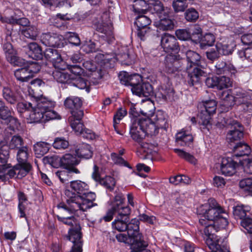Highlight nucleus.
<instances>
[{"instance_id":"obj_1","label":"nucleus","mask_w":252,"mask_h":252,"mask_svg":"<svg viewBox=\"0 0 252 252\" xmlns=\"http://www.w3.org/2000/svg\"><path fill=\"white\" fill-rule=\"evenodd\" d=\"M18 105L26 110L31 111L29 114L31 123H45L61 119L60 115L52 110L55 106V102L48 98H41L36 104L26 102L19 103Z\"/></svg>"},{"instance_id":"obj_2","label":"nucleus","mask_w":252,"mask_h":252,"mask_svg":"<svg viewBox=\"0 0 252 252\" xmlns=\"http://www.w3.org/2000/svg\"><path fill=\"white\" fill-rule=\"evenodd\" d=\"M65 194L67 197V204L61 203L58 205L59 209H63L71 213L80 210L86 211L93 207L96 206V203H94L96 195L92 192L85 191L82 195H76L69 189L65 190Z\"/></svg>"},{"instance_id":"obj_3","label":"nucleus","mask_w":252,"mask_h":252,"mask_svg":"<svg viewBox=\"0 0 252 252\" xmlns=\"http://www.w3.org/2000/svg\"><path fill=\"white\" fill-rule=\"evenodd\" d=\"M252 91H245L241 88H235L233 91L232 95L229 94L227 92L222 93L221 99L228 102V105H231L233 102L237 105H242L245 111L252 110V103L250 101L252 99Z\"/></svg>"},{"instance_id":"obj_4","label":"nucleus","mask_w":252,"mask_h":252,"mask_svg":"<svg viewBox=\"0 0 252 252\" xmlns=\"http://www.w3.org/2000/svg\"><path fill=\"white\" fill-rule=\"evenodd\" d=\"M126 229L127 235L133 239L131 247L134 250L139 249L141 246H145L146 242L143 240L142 235L139 233V222L136 219H133L127 223Z\"/></svg>"},{"instance_id":"obj_5","label":"nucleus","mask_w":252,"mask_h":252,"mask_svg":"<svg viewBox=\"0 0 252 252\" xmlns=\"http://www.w3.org/2000/svg\"><path fill=\"white\" fill-rule=\"evenodd\" d=\"M204 217L208 220L215 221L220 218L221 214H225V211L213 199L209 200V204H204L201 207Z\"/></svg>"},{"instance_id":"obj_6","label":"nucleus","mask_w":252,"mask_h":252,"mask_svg":"<svg viewBox=\"0 0 252 252\" xmlns=\"http://www.w3.org/2000/svg\"><path fill=\"white\" fill-rule=\"evenodd\" d=\"M223 123L225 126L231 128L226 136L228 142L238 141L243 137V127L237 121L232 118L226 117L223 118Z\"/></svg>"},{"instance_id":"obj_7","label":"nucleus","mask_w":252,"mask_h":252,"mask_svg":"<svg viewBox=\"0 0 252 252\" xmlns=\"http://www.w3.org/2000/svg\"><path fill=\"white\" fill-rule=\"evenodd\" d=\"M143 14H139L136 17L134 24L136 26L135 33L137 36L144 41L152 31L150 27L152 20L150 17Z\"/></svg>"},{"instance_id":"obj_8","label":"nucleus","mask_w":252,"mask_h":252,"mask_svg":"<svg viewBox=\"0 0 252 252\" xmlns=\"http://www.w3.org/2000/svg\"><path fill=\"white\" fill-rule=\"evenodd\" d=\"M153 105L149 102L147 108L141 110V113L144 116L149 118L152 117V121L156 124L160 128L166 129L167 127V116L166 114L162 110H158L155 114H153Z\"/></svg>"},{"instance_id":"obj_9","label":"nucleus","mask_w":252,"mask_h":252,"mask_svg":"<svg viewBox=\"0 0 252 252\" xmlns=\"http://www.w3.org/2000/svg\"><path fill=\"white\" fill-rule=\"evenodd\" d=\"M63 104L65 108L70 111L71 116H76L78 118L83 116V111L81 110L82 101L79 97L69 96L65 98Z\"/></svg>"},{"instance_id":"obj_10","label":"nucleus","mask_w":252,"mask_h":252,"mask_svg":"<svg viewBox=\"0 0 252 252\" xmlns=\"http://www.w3.org/2000/svg\"><path fill=\"white\" fill-rule=\"evenodd\" d=\"M93 26L95 30L104 35L102 37L110 44L114 39L112 24L110 21L104 22L103 20L93 21Z\"/></svg>"},{"instance_id":"obj_11","label":"nucleus","mask_w":252,"mask_h":252,"mask_svg":"<svg viewBox=\"0 0 252 252\" xmlns=\"http://www.w3.org/2000/svg\"><path fill=\"white\" fill-rule=\"evenodd\" d=\"M68 239L73 245L70 252H82V234L80 225L75 228H70L68 230Z\"/></svg>"},{"instance_id":"obj_12","label":"nucleus","mask_w":252,"mask_h":252,"mask_svg":"<svg viewBox=\"0 0 252 252\" xmlns=\"http://www.w3.org/2000/svg\"><path fill=\"white\" fill-rule=\"evenodd\" d=\"M41 41L46 46L55 48L63 47L65 42L62 35L53 32L43 33L41 37Z\"/></svg>"},{"instance_id":"obj_13","label":"nucleus","mask_w":252,"mask_h":252,"mask_svg":"<svg viewBox=\"0 0 252 252\" xmlns=\"http://www.w3.org/2000/svg\"><path fill=\"white\" fill-rule=\"evenodd\" d=\"M129 58L128 53L116 55L114 53L103 54L97 53L94 56L95 63H115L117 62L122 63Z\"/></svg>"},{"instance_id":"obj_14","label":"nucleus","mask_w":252,"mask_h":252,"mask_svg":"<svg viewBox=\"0 0 252 252\" xmlns=\"http://www.w3.org/2000/svg\"><path fill=\"white\" fill-rule=\"evenodd\" d=\"M112 205L115 213L118 214L119 218L129 220V215L130 214V208L124 204V198L121 195H117L112 202Z\"/></svg>"},{"instance_id":"obj_15","label":"nucleus","mask_w":252,"mask_h":252,"mask_svg":"<svg viewBox=\"0 0 252 252\" xmlns=\"http://www.w3.org/2000/svg\"><path fill=\"white\" fill-rule=\"evenodd\" d=\"M141 119H133L129 130L131 138L138 143H140L146 136L143 126L141 125Z\"/></svg>"},{"instance_id":"obj_16","label":"nucleus","mask_w":252,"mask_h":252,"mask_svg":"<svg viewBox=\"0 0 252 252\" xmlns=\"http://www.w3.org/2000/svg\"><path fill=\"white\" fill-rule=\"evenodd\" d=\"M160 42L166 52H173L177 53L180 51L179 43L173 35L168 33L164 34L161 36Z\"/></svg>"},{"instance_id":"obj_17","label":"nucleus","mask_w":252,"mask_h":252,"mask_svg":"<svg viewBox=\"0 0 252 252\" xmlns=\"http://www.w3.org/2000/svg\"><path fill=\"white\" fill-rule=\"evenodd\" d=\"M2 49L5 55L7 61L9 63H37L35 62L27 61L20 58L13 48L12 45L9 42H5L2 45Z\"/></svg>"},{"instance_id":"obj_18","label":"nucleus","mask_w":252,"mask_h":252,"mask_svg":"<svg viewBox=\"0 0 252 252\" xmlns=\"http://www.w3.org/2000/svg\"><path fill=\"white\" fill-rule=\"evenodd\" d=\"M32 166L30 163H18L7 171V175L10 178L22 179L31 170Z\"/></svg>"},{"instance_id":"obj_19","label":"nucleus","mask_w":252,"mask_h":252,"mask_svg":"<svg viewBox=\"0 0 252 252\" xmlns=\"http://www.w3.org/2000/svg\"><path fill=\"white\" fill-rule=\"evenodd\" d=\"M139 81L131 88V91L133 94L140 97H148L153 93V87L149 83H140Z\"/></svg>"},{"instance_id":"obj_20","label":"nucleus","mask_w":252,"mask_h":252,"mask_svg":"<svg viewBox=\"0 0 252 252\" xmlns=\"http://www.w3.org/2000/svg\"><path fill=\"white\" fill-rule=\"evenodd\" d=\"M148 11L155 16L159 17L163 15L165 16L166 13H169V9L164 7L163 3L158 0H149Z\"/></svg>"},{"instance_id":"obj_21","label":"nucleus","mask_w":252,"mask_h":252,"mask_svg":"<svg viewBox=\"0 0 252 252\" xmlns=\"http://www.w3.org/2000/svg\"><path fill=\"white\" fill-rule=\"evenodd\" d=\"M206 243L213 252H217L227 248L224 239L216 234L206 238Z\"/></svg>"},{"instance_id":"obj_22","label":"nucleus","mask_w":252,"mask_h":252,"mask_svg":"<svg viewBox=\"0 0 252 252\" xmlns=\"http://www.w3.org/2000/svg\"><path fill=\"white\" fill-rule=\"evenodd\" d=\"M234 159L230 158L222 159L220 166V170L222 174L231 176L235 173L239 164L235 161Z\"/></svg>"},{"instance_id":"obj_23","label":"nucleus","mask_w":252,"mask_h":252,"mask_svg":"<svg viewBox=\"0 0 252 252\" xmlns=\"http://www.w3.org/2000/svg\"><path fill=\"white\" fill-rule=\"evenodd\" d=\"M139 143L140 145V149L137 152L138 156L142 159L152 160L153 158L154 154L156 153V151L154 150V145L142 141Z\"/></svg>"},{"instance_id":"obj_24","label":"nucleus","mask_w":252,"mask_h":252,"mask_svg":"<svg viewBox=\"0 0 252 252\" xmlns=\"http://www.w3.org/2000/svg\"><path fill=\"white\" fill-rule=\"evenodd\" d=\"M120 83L122 85H124L127 86H130V89L132 87L139 81H141L142 79L140 75L137 74H134L132 75H129L126 72H123L121 73L119 76Z\"/></svg>"},{"instance_id":"obj_25","label":"nucleus","mask_w":252,"mask_h":252,"mask_svg":"<svg viewBox=\"0 0 252 252\" xmlns=\"http://www.w3.org/2000/svg\"><path fill=\"white\" fill-rule=\"evenodd\" d=\"M169 13H166L165 16L163 15L158 17L159 19L156 22V25L159 29L163 31H170L174 28L176 21L175 20L170 18Z\"/></svg>"},{"instance_id":"obj_26","label":"nucleus","mask_w":252,"mask_h":252,"mask_svg":"<svg viewBox=\"0 0 252 252\" xmlns=\"http://www.w3.org/2000/svg\"><path fill=\"white\" fill-rule=\"evenodd\" d=\"M141 124L143 126L146 135L153 136L158 133V130L160 128L149 118L141 119Z\"/></svg>"},{"instance_id":"obj_27","label":"nucleus","mask_w":252,"mask_h":252,"mask_svg":"<svg viewBox=\"0 0 252 252\" xmlns=\"http://www.w3.org/2000/svg\"><path fill=\"white\" fill-rule=\"evenodd\" d=\"M193 141L192 135L188 131L182 129L176 135V142L181 146H189Z\"/></svg>"},{"instance_id":"obj_28","label":"nucleus","mask_w":252,"mask_h":252,"mask_svg":"<svg viewBox=\"0 0 252 252\" xmlns=\"http://www.w3.org/2000/svg\"><path fill=\"white\" fill-rule=\"evenodd\" d=\"M197 64H193L191 67H193V69L189 73V76L190 77V80L189 81V83L190 85L193 86L195 82L198 81V78L200 76H205L207 73V70H202L199 65H196Z\"/></svg>"},{"instance_id":"obj_29","label":"nucleus","mask_w":252,"mask_h":252,"mask_svg":"<svg viewBox=\"0 0 252 252\" xmlns=\"http://www.w3.org/2000/svg\"><path fill=\"white\" fill-rule=\"evenodd\" d=\"M233 152L234 154L232 157L235 158L249 156L251 154V150L247 144L240 142L234 147Z\"/></svg>"},{"instance_id":"obj_30","label":"nucleus","mask_w":252,"mask_h":252,"mask_svg":"<svg viewBox=\"0 0 252 252\" xmlns=\"http://www.w3.org/2000/svg\"><path fill=\"white\" fill-rule=\"evenodd\" d=\"M44 56L47 61L51 63H61L63 62L61 54L56 49H46L44 52Z\"/></svg>"},{"instance_id":"obj_31","label":"nucleus","mask_w":252,"mask_h":252,"mask_svg":"<svg viewBox=\"0 0 252 252\" xmlns=\"http://www.w3.org/2000/svg\"><path fill=\"white\" fill-rule=\"evenodd\" d=\"M80 173L79 170L76 168L72 167L69 169L62 171H58L56 172V175L59 178L60 181L63 183H66L72 177V173Z\"/></svg>"},{"instance_id":"obj_32","label":"nucleus","mask_w":252,"mask_h":252,"mask_svg":"<svg viewBox=\"0 0 252 252\" xmlns=\"http://www.w3.org/2000/svg\"><path fill=\"white\" fill-rule=\"evenodd\" d=\"M173 93V89L169 85H162L155 93V97L159 101H165Z\"/></svg>"},{"instance_id":"obj_33","label":"nucleus","mask_w":252,"mask_h":252,"mask_svg":"<svg viewBox=\"0 0 252 252\" xmlns=\"http://www.w3.org/2000/svg\"><path fill=\"white\" fill-rule=\"evenodd\" d=\"M29 51V57L33 60L39 61L42 60L43 57L41 47L35 42H32L28 45Z\"/></svg>"},{"instance_id":"obj_34","label":"nucleus","mask_w":252,"mask_h":252,"mask_svg":"<svg viewBox=\"0 0 252 252\" xmlns=\"http://www.w3.org/2000/svg\"><path fill=\"white\" fill-rule=\"evenodd\" d=\"M212 69L218 74L222 73L234 74L236 72V68L232 64H216Z\"/></svg>"},{"instance_id":"obj_35","label":"nucleus","mask_w":252,"mask_h":252,"mask_svg":"<svg viewBox=\"0 0 252 252\" xmlns=\"http://www.w3.org/2000/svg\"><path fill=\"white\" fill-rule=\"evenodd\" d=\"M75 153L79 158L87 159L92 158L93 155L91 146L85 143L82 144L78 149L76 150Z\"/></svg>"},{"instance_id":"obj_36","label":"nucleus","mask_w":252,"mask_h":252,"mask_svg":"<svg viewBox=\"0 0 252 252\" xmlns=\"http://www.w3.org/2000/svg\"><path fill=\"white\" fill-rule=\"evenodd\" d=\"M78 162L76 157L70 154H66L60 157L61 166L63 167L65 169H69L72 166L78 164Z\"/></svg>"},{"instance_id":"obj_37","label":"nucleus","mask_w":252,"mask_h":252,"mask_svg":"<svg viewBox=\"0 0 252 252\" xmlns=\"http://www.w3.org/2000/svg\"><path fill=\"white\" fill-rule=\"evenodd\" d=\"M149 1L145 0H134L132 5L133 11L138 14H145L148 12Z\"/></svg>"},{"instance_id":"obj_38","label":"nucleus","mask_w":252,"mask_h":252,"mask_svg":"<svg viewBox=\"0 0 252 252\" xmlns=\"http://www.w3.org/2000/svg\"><path fill=\"white\" fill-rule=\"evenodd\" d=\"M83 117L78 118L77 116H70L68 118V121L70 123V126L76 132L80 134H83L85 129L84 128V125L81 122V120Z\"/></svg>"},{"instance_id":"obj_39","label":"nucleus","mask_w":252,"mask_h":252,"mask_svg":"<svg viewBox=\"0 0 252 252\" xmlns=\"http://www.w3.org/2000/svg\"><path fill=\"white\" fill-rule=\"evenodd\" d=\"M53 75L55 79L61 83L70 84L73 77L72 75L69 74L67 72H62L61 71H54Z\"/></svg>"},{"instance_id":"obj_40","label":"nucleus","mask_w":252,"mask_h":252,"mask_svg":"<svg viewBox=\"0 0 252 252\" xmlns=\"http://www.w3.org/2000/svg\"><path fill=\"white\" fill-rule=\"evenodd\" d=\"M14 75L17 80L21 82H27L32 78L27 66L16 69L14 71Z\"/></svg>"},{"instance_id":"obj_41","label":"nucleus","mask_w":252,"mask_h":252,"mask_svg":"<svg viewBox=\"0 0 252 252\" xmlns=\"http://www.w3.org/2000/svg\"><path fill=\"white\" fill-rule=\"evenodd\" d=\"M70 186L73 190L80 194L85 193V191H87L89 190L88 185L86 183L80 180L70 182Z\"/></svg>"},{"instance_id":"obj_42","label":"nucleus","mask_w":252,"mask_h":252,"mask_svg":"<svg viewBox=\"0 0 252 252\" xmlns=\"http://www.w3.org/2000/svg\"><path fill=\"white\" fill-rule=\"evenodd\" d=\"M215 36L211 33H206L202 36L199 42L200 47L201 49H204L208 47L212 46L215 42Z\"/></svg>"},{"instance_id":"obj_43","label":"nucleus","mask_w":252,"mask_h":252,"mask_svg":"<svg viewBox=\"0 0 252 252\" xmlns=\"http://www.w3.org/2000/svg\"><path fill=\"white\" fill-rule=\"evenodd\" d=\"M250 210L248 206L237 205L233 208V215L236 219L242 220L247 217V213Z\"/></svg>"},{"instance_id":"obj_44","label":"nucleus","mask_w":252,"mask_h":252,"mask_svg":"<svg viewBox=\"0 0 252 252\" xmlns=\"http://www.w3.org/2000/svg\"><path fill=\"white\" fill-rule=\"evenodd\" d=\"M199 12L193 7L188 8L184 12V18L189 22L195 23L199 19Z\"/></svg>"},{"instance_id":"obj_45","label":"nucleus","mask_w":252,"mask_h":252,"mask_svg":"<svg viewBox=\"0 0 252 252\" xmlns=\"http://www.w3.org/2000/svg\"><path fill=\"white\" fill-rule=\"evenodd\" d=\"M50 145L44 142H38L34 145V151L37 157H40L46 154Z\"/></svg>"},{"instance_id":"obj_46","label":"nucleus","mask_w":252,"mask_h":252,"mask_svg":"<svg viewBox=\"0 0 252 252\" xmlns=\"http://www.w3.org/2000/svg\"><path fill=\"white\" fill-rule=\"evenodd\" d=\"M188 0H173L172 6L175 12H185L189 6Z\"/></svg>"},{"instance_id":"obj_47","label":"nucleus","mask_w":252,"mask_h":252,"mask_svg":"<svg viewBox=\"0 0 252 252\" xmlns=\"http://www.w3.org/2000/svg\"><path fill=\"white\" fill-rule=\"evenodd\" d=\"M203 107L201 110H203L205 113L212 115L216 112L217 108V102L214 99H209L202 101Z\"/></svg>"},{"instance_id":"obj_48","label":"nucleus","mask_w":252,"mask_h":252,"mask_svg":"<svg viewBox=\"0 0 252 252\" xmlns=\"http://www.w3.org/2000/svg\"><path fill=\"white\" fill-rule=\"evenodd\" d=\"M29 155V150L27 146H22L18 149L17 153V160L18 163H29L27 162Z\"/></svg>"},{"instance_id":"obj_49","label":"nucleus","mask_w":252,"mask_h":252,"mask_svg":"<svg viewBox=\"0 0 252 252\" xmlns=\"http://www.w3.org/2000/svg\"><path fill=\"white\" fill-rule=\"evenodd\" d=\"M129 220L126 218L120 219L118 217L112 222V225L114 229L117 230L120 232L124 231L126 229L127 223Z\"/></svg>"},{"instance_id":"obj_50","label":"nucleus","mask_w":252,"mask_h":252,"mask_svg":"<svg viewBox=\"0 0 252 252\" xmlns=\"http://www.w3.org/2000/svg\"><path fill=\"white\" fill-rule=\"evenodd\" d=\"M217 89L223 90L232 86V81L229 77L225 76L217 77Z\"/></svg>"},{"instance_id":"obj_51","label":"nucleus","mask_w":252,"mask_h":252,"mask_svg":"<svg viewBox=\"0 0 252 252\" xmlns=\"http://www.w3.org/2000/svg\"><path fill=\"white\" fill-rule=\"evenodd\" d=\"M202 29L199 26H195L191 32L189 31V34L190 35L189 40L195 44L199 43L202 36Z\"/></svg>"},{"instance_id":"obj_52","label":"nucleus","mask_w":252,"mask_h":252,"mask_svg":"<svg viewBox=\"0 0 252 252\" xmlns=\"http://www.w3.org/2000/svg\"><path fill=\"white\" fill-rule=\"evenodd\" d=\"M22 34L27 38L35 39L38 35L37 29L34 26H29L22 31Z\"/></svg>"},{"instance_id":"obj_53","label":"nucleus","mask_w":252,"mask_h":252,"mask_svg":"<svg viewBox=\"0 0 252 252\" xmlns=\"http://www.w3.org/2000/svg\"><path fill=\"white\" fill-rule=\"evenodd\" d=\"M235 46L234 44H224L221 43L216 44V48L218 49L220 54L223 55H228L232 54L233 51V48Z\"/></svg>"},{"instance_id":"obj_54","label":"nucleus","mask_w":252,"mask_h":252,"mask_svg":"<svg viewBox=\"0 0 252 252\" xmlns=\"http://www.w3.org/2000/svg\"><path fill=\"white\" fill-rule=\"evenodd\" d=\"M59 220L63 223L70 226V228H75L78 225H80L79 221L74 216L62 217L57 216Z\"/></svg>"},{"instance_id":"obj_55","label":"nucleus","mask_w":252,"mask_h":252,"mask_svg":"<svg viewBox=\"0 0 252 252\" xmlns=\"http://www.w3.org/2000/svg\"><path fill=\"white\" fill-rule=\"evenodd\" d=\"M2 94L4 99L11 104H14L17 101V96L8 87H4Z\"/></svg>"},{"instance_id":"obj_56","label":"nucleus","mask_w":252,"mask_h":252,"mask_svg":"<svg viewBox=\"0 0 252 252\" xmlns=\"http://www.w3.org/2000/svg\"><path fill=\"white\" fill-rule=\"evenodd\" d=\"M24 141L19 135L13 136L9 142L8 148L11 149H18L23 146Z\"/></svg>"},{"instance_id":"obj_57","label":"nucleus","mask_w":252,"mask_h":252,"mask_svg":"<svg viewBox=\"0 0 252 252\" xmlns=\"http://www.w3.org/2000/svg\"><path fill=\"white\" fill-rule=\"evenodd\" d=\"M9 148L6 145L0 143V162L5 164L9 158Z\"/></svg>"},{"instance_id":"obj_58","label":"nucleus","mask_w":252,"mask_h":252,"mask_svg":"<svg viewBox=\"0 0 252 252\" xmlns=\"http://www.w3.org/2000/svg\"><path fill=\"white\" fill-rule=\"evenodd\" d=\"M174 151L179 157L185 159V160L190 162L191 163H196V159L192 155H190V154L187 153L183 150L178 149H175Z\"/></svg>"},{"instance_id":"obj_59","label":"nucleus","mask_w":252,"mask_h":252,"mask_svg":"<svg viewBox=\"0 0 252 252\" xmlns=\"http://www.w3.org/2000/svg\"><path fill=\"white\" fill-rule=\"evenodd\" d=\"M99 183L110 191L114 189L116 184L114 178L111 176H106L104 178L101 179Z\"/></svg>"},{"instance_id":"obj_60","label":"nucleus","mask_w":252,"mask_h":252,"mask_svg":"<svg viewBox=\"0 0 252 252\" xmlns=\"http://www.w3.org/2000/svg\"><path fill=\"white\" fill-rule=\"evenodd\" d=\"M68 71L72 73L73 77L80 76L81 75L84 76L87 75V72L84 68H82L80 66L74 64L70 65L68 68Z\"/></svg>"},{"instance_id":"obj_61","label":"nucleus","mask_w":252,"mask_h":252,"mask_svg":"<svg viewBox=\"0 0 252 252\" xmlns=\"http://www.w3.org/2000/svg\"><path fill=\"white\" fill-rule=\"evenodd\" d=\"M126 111L125 109L120 108L114 115L113 118V126L116 131H117V125L119 124L120 120L126 115Z\"/></svg>"},{"instance_id":"obj_62","label":"nucleus","mask_w":252,"mask_h":252,"mask_svg":"<svg viewBox=\"0 0 252 252\" xmlns=\"http://www.w3.org/2000/svg\"><path fill=\"white\" fill-rule=\"evenodd\" d=\"M175 35L179 40L183 41L189 40L190 37L189 31L187 29H178L175 31Z\"/></svg>"},{"instance_id":"obj_63","label":"nucleus","mask_w":252,"mask_h":252,"mask_svg":"<svg viewBox=\"0 0 252 252\" xmlns=\"http://www.w3.org/2000/svg\"><path fill=\"white\" fill-rule=\"evenodd\" d=\"M70 84L80 89H85L87 85L85 80L81 78L80 76L73 77V79H72Z\"/></svg>"},{"instance_id":"obj_64","label":"nucleus","mask_w":252,"mask_h":252,"mask_svg":"<svg viewBox=\"0 0 252 252\" xmlns=\"http://www.w3.org/2000/svg\"><path fill=\"white\" fill-rule=\"evenodd\" d=\"M239 163L243 166L244 171L249 174H252V158L239 160Z\"/></svg>"}]
</instances>
